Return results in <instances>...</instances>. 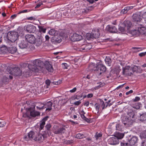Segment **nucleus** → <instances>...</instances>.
<instances>
[{"mask_svg":"<svg viewBox=\"0 0 146 146\" xmlns=\"http://www.w3.org/2000/svg\"><path fill=\"white\" fill-rule=\"evenodd\" d=\"M33 64H29V69L35 72H38L42 68L43 63L39 60H35L33 62Z\"/></svg>","mask_w":146,"mask_h":146,"instance_id":"nucleus-1","label":"nucleus"},{"mask_svg":"<svg viewBox=\"0 0 146 146\" xmlns=\"http://www.w3.org/2000/svg\"><path fill=\"white\" fill-rule=\"evenodd\" d=\"M100 33L98 29H93L91 33H88L86 34V38L88 40L91 38H97L99 37Z\"/></svg>","mask_w":146,"mask_h":146,"instance_id":"nucleus-2","label":"nucleus"},{"mask_svg":"<svg viewBox=\"0 0 146 146\" xmlns=\"http://www.w3.org/2000/svg\"><path fill=\"white\" fill-rule=\"evenodd\" d=\"M122 123L127 127L131 126L133 122V121L130 117L127 116H123L122 119Z\"/></svg>","mask_w":146,"mask_h":146,"instance_id":"nucleus-3","label":"nucleus"},{"mask_svg":"<svg viewBox=\"0 0 146 146\" xmlns=\"http://www.w3.org/2000/svg\"><path fill=\"white\" fill-rule=\"evenodd\" d=\"M18 35L17 33L13 31L9 33L7 35V38L12 42H15L17 39Z\"/></svg>","mask_w":146,"mask_h":146,"instance_id":"nucleus-4","label":"nucleus"},{"mask_svg":"<svg viewBox=\"0 0 146 146\" xmlns=\"http://www.w3.org/2000/svg\"><path fill=\"white\" fill-rule=\"evenodd\" d=\"M35 106L33 108L30 107L28 108L26 115L29 117V114L32 117H35L40 115V113L39 112L35 111Z\"/></svg>","mask_w":146,"mask_h":146,"instance_id":"nucleus-5","label":"nucleus"},{"mask_svg":"<svg viewBox=\"0 0 146 146\" xmlns=\"http://www.w3.org/2000/svg\"><path fill=\"white\" fill-rule=\"evenodd\" d=\"M132 68L129 66H126L123 69V74L124 75L131 76L133 73Z\"/></svg>","mask_w":146,"mask_h":146,"instance_id":"nucleus-6","label":"nucleus"},{"mask_svg":"<svg viewBox=\"0 0 146 146\" xmlns=\"http://www.w3.org/2000/svg\"><path fill=\"white\" fill-rule=\"evenodd\" d=\"M37 134L33 131H31L28 133L27 136L26 135H24V139L25 140L28 141L29 139H33L34 140V137Z\"/></svg>","mask_w":146,"mask_h":146,"instance_id":"nucleus-7","label":"nucleus"},{"mask_svg":"<svg viewBox=\"0 0 146 146\" xmlns=\"http://www.w3.org/2000/svg\"><path fill=\"white\" fill-rule=\"evenodd\" d=\"M96 71L100 72V74L101 75L102 73H104L106 70V67L103 64H98L96 66Z\"/></svg>","mask_w":146,"mask_h":146,"instance_id":"nucleus-8","label":"nucleus"},{"mask_svg":"<svg viewBox=\"0 0 146 146\" xmlns=\"http://www.w3.org/2000/svg\"><path fill=\"white\" fill-rule=\"evenodd\" d=\"M24 28L25 30L29 33H34L36 30V27L32 25H27L25 26Z\"/></svg>","mask_w":146,"mask_h":146,"instance_id":"nucleus-9","label":"nucleus"},{"mask_svg":"<svg viewBox=\"0 0 146 146\" xmlns=\"http://www.w3.org/2000/svg\"><path fill=\"white\" fill-rule=\"evenodd\" d=\"M25 39L27 42L32 44H34L35 37L33 35L27 34L25 36Z\"/></svg>","mask_w":146,"mask_h":146,"instance_id":"nucleus-10","label":"nucleus"},{"mask_svg":"<svg viewBox=\"0 0 146 146\" xmlns=\"http://www.w3.org/2000/svg\"><path fill=\"white\" fill-rule=\"evenodd\" d=\"M109 143L110 145H115L118 143L119 141L118 138L114 136L110 138L108 140Z\"/></svg>","mask_w":146,"mask_h":146,"instance_id":"nucleus-11","label":"nucleus"},{"mask_svg":"<svg viewBox=\"0 0 146 146\" xmlns=\"http://www.w3.org/2000/svg\"><path fill=\"white\" fill-rule=\"evenodd\" d=\"M83 37L80 35L74 33L71 37V40L74 42L79 41L82 39Z\"/></svg>","mask_w":146,"mask_h":146,"instance_id":"nucleus-12","label":"nucleus"},{"mask_svg":"<svg viewBox=\"0 0 146 146\" xmlns=\"http://www.w3.org/2000/svg\"><path fill=\"white\" fill-rule=\"evenodd\" d=\"M132 17L133 21L135 22H140L142 19L140 14L139 13L133 14Z\"/></svg>","mask_w":146,"mask_h":146,"instance_id":"nucleus-13","label":"nucleus"},{"mask_svg":"<svg viewBox=\"0 0 146 146\" xmlns=\"http://www.w3.org/2000/svg\"><path fill=\"white\" fill-rule=\"evenodd\" d=\"M92 48L91 45L90 44H86L82 45L80 48V50L84 51H87Z\"/></svg>","mask_w":146,"mask_h":146,"instance_id":"nucleus-14","label":"nucleus"},{"mask_svg":"<svg viewBox=\"0 0 146 146\" xmlns=\"http://www.w3.org/2000/svg\"><path fill=\"white\" fill-rule=\"evenodd\" d=\"M19 46L21 49L26 48L28 45V42L24 40L21 41L19 44Z\"/></svg>","mask_w":146,"mask_h":146,"instance_id":"nucleus-15","label":"nucleus"},{"mask_svg":"<svg viewBox=\"0 0 146 146\" xmlns=\"http://www.w3.org/2000/svg\"><path fill=\"white\" fill-rule=\"evenodd\" d=\"M43 105L44 106V108H46V111H50L52 110V103L51 102L49 101L45 103H44Z\"/></svg>","mask_w":146,"mask_h":146,"instance_id":"nucleus-16","label":"nucleus"},{"mask_svg":"<svg viewBox=\"0 0 146 146\" xmlns=\"http://www.w3.org/2000/svg\"><path fill=\"white\" fill-rule=\"evenodd\" d=\"M13 74L15 76H20L21 75L22 71L20 70L19 67H15L13 68Z\"/></svg>","mask_w":146,"mask_h":146,"instance_id":"nucleus-17","label":"nucleus"},{"mask_svg":"<svg viewBox=\"0 0 146 146\" xmlns=\"http://www.w3.org/2000/svg\"><path fill=\"white\" fill-rule=\"evenodd\" d=\"M51 40L52 42H56L60 43L62 41V39L60 37L58 34L57 35L53 36Z\"/></svg>","mask_w":146,"mask_h":146,"instance_id":"nucleus-18","label":"nucleus"},{"mask_svg":"<svg viewBox=\"0 0 146 146\" xmlns=\"http://www.w3.org/2000/svg\"><path fill=\"white\" fill-rule=\"evenodd\" d=\"M107 30L111 33H116L117 31L116 28L115 26L108 25L107 27Z\"/></svg>","mask_w":146,"mask_h":146,"instance_id":"nucleus-19","label":"nucleus"},{"mask_svg":"<svg viewBox=\"0 0 146 146\" xmlns=\"http://www.w3.org/2000/svg\"><path fill=\"white\" fill-rule=\"evenodd\" d=\"M123 25H124L127 31H129V29L131 27V23L129 21H125L124 22Z\"/></svg>","mask_w":146,"mask_h":146,"instance_id":"nucleus-20","label":"nucleus"},{"mask_svg":"<svg viewBox=\"0 0 146 146\" xmlns=\"http://www.w3.org/2000/svg\"><path fill=\"white\" fill-rule=\"evenodd\" d=\"M137 137L134 136L131 138L130 140L128 142L129 143V144H130L132 146L137 143Z\"/></svg>","mask_w":146,"mask_h":146,"instance_id":"nucleus-21","label":"nucleus"},{"mask_svg":"<svg viewBox=\"0 0 146 146\" xmlns=\"http://www.w3.org/2000/svg\"><path fill=\"white\" fill-rule=\"evenodd\" d=\"M46 69L49 72H52L53 69L52 66L48 62H47L46 64H44Z\"/></svg>","mask_w":146,"mask_h":146,"instance_id":"nucleus-22","label":"nucleus"},{"mask_svg":"<svg viewBox=\"0 0 146 146\" xmlns=\"http://www.w3.org/2000/svg\"><path fill=\"white\" fill-rule=\"evenodd\" d=\"M42 37L38 36L36 39L35 38V41L34 44H36L37 46H39L42 44Z\"/></svg>","mask_w":146,"mask_h":146,"instance_id":"nucleus-23","label":"nucleus"},{"mask_svg":"<svg viewBox=\"0 0 146 146\" xmlns=\"http://www.w3.org/2000/svg\"><path fill=\"white\" fill-rule=\"evenodd\" d=\"M66 131L65 128L62 127L58 128L57 130L54 131V133L56 134H62L64 133Z\"/></svg>","mask_w":146,"mask_h":146,"instance_id":"nucleus-24","label":"nucleus"},{"mask_svg":"<svg viewBox=\"0 0 146 146\" xmlns=\"http://www.w3.org/2000/svg\"><path fill=\"white\" fill-rule=\"evenodd\" d=\"M132 68V70H133V73L134 72L141 73L142 72V70L139 66H138L135 65L133 67H131Z\"/></svg>","mask_w":146,"mask_h":146,"instance_id":"nucleus-25","label":"nucleus"},{"mask_svg":"<svg viewBox=\"0 0 146 146\" xmlns=\"http://www.w3.org/2000/svg\"><path fill=\"white\" fill-rule=\"evenodd\" d=\"M21 70L22 72L29 69V64L27 63H23L21 65Z\"/></svg>","mask_w":146,"mask_h":146,"instance_id":"nucleus-26","label":"nucleus"},{"mask_svg":"<svg viewBox=\"0 0 146 146\" xmlns=\"http://www.w3.org/2000/svg\"><path fill=\"white\" fill-rule=\"evenodd\" d=\"M124 134L123 133H121L119 132H116L114 135V136L115 137L118 138V139L122 138L124 136Z\"/></svg>","mask_w":146,"mask_h":146,"instance_id":"nucleus-27","label":"nucleus"},{"mask_svg":"<svg viewBox=\"0 0 146 146\" xmlns=\"http://www.w3.org/2000/svg\"><path fill=\"white\" fill-rule=\"evenodd\" d=\"M48 117V116H46L43 118L41 122V123L40 124V129H43L45 124V122L47 120Z\"/></svg>","mask_w":146,"mask_h":146,"instance_id":"nucleus-28","label":"nucleus"},{"mask_svg":"<svg viewBox=\"0 0 146 146\" xmlns=\"http://www.w3.org/2000/svg\"><path fill=\"white\" fill-rule=\"evenodd\" d=\"M88 68L89 70L90 71H93V70L96 71L97 70L94 64L93 63L90 64L89 65Z\"/></svg>","mask_w":146,"mask_h":146,"instance_id":"nucleus-29","label":"nucleus"},{"mask_svg":"<svg viewBox=\"0 0 146 146\" xmlns=\"http://www.w3.org/2000/svg\"><path fill=\"white\" fill-rule=\"evenodd\" d=\"M17 50V48L15 46L9 47V51L11 54H14L16 52Z\"/></svg>","mask_w":146,"mask_h":146,"instance_id":"nucleus-30","label":"nucleus"},{"mask_svg":"<svg viewBox=\"0 0 146 146\" xmlns=\"http://www.w3.org/2000/svg\"><path fill=\"white\" fill-rule=\"evenodd\" d=\"M42 134H36L34 137V140L36 141H39L42 140Z\"/></svg>","mask_w":146,"mask_h":146,"instance_id":"nucleus-31","label":"nucleus"},{"mask_svg":"<svg viewBox=\"0 0 146 146\" xmlns=\"http://www.w3.org/2000/svg\"><path fill=\"white\" fill-rule=\"evenodd\" d=\"M131 33L133 36H138L139 35V32L138 29L137 30L135 29L131 31Z\"/></svg>","mask_w":146,"mask_h":146,"instance_id":"nucleus-32","label":"nucleus"},{"mask_svg":"<svg viewBox=\"0 0 146 146\" xmlns=\"http://www.w3.org/2000/svg\"><path fill=\"white\" fill-rule=\"evenodd\" d=\"M137 27L138 29L139 34L140 33L145 34V33L146 31V28L143 27Z\"/></svg>","mask_w":146,"mask_h":146,"instance_id":"nucleus-33","label":"nucleus"},{"mask_svg":"<svg viewBox=\"0 0 146 146\" xmlns=\"http://www.w3.org/2000/svg\"><path fill=\"white\" fill-rule=\"evenodd\" d=\"M127 115L129 116V117L132 118H135V112H134L132 110L129 111L128 112H127Z\"/></svg>","mask_w":146,"mask_h":146,"instance_id":"nucleus-34","label":"nucleus"},{"mask_svg":"<svg viewBox=\"0 0 146 146\" xmlns=\"http://www.w3.org/2000/svg\"><path fill=\"white\" fill-rule=\"evenodd\" d=\"M49 34L52 36H54L58 34V32L54 29H51L48 32Z\"/></svg>","mask_w":146,"mask_h":146,"instance_id":"nucleus-35","label":"nucleus"},{"mask_svg":"<svg viewBox=\"0 0 146 146\" xmlns=\"http://www.w3.org/2000/svg\"><path fill=\"white\" fill-rule=\"evenodd\" d=\"M139 120L141 121H145L146 120V113H143L141 114Z\"/></svg>","mask_w":146,"mask_h":146,"instance_id":"nucleus-36","label":"nucleus"},{"mask_svg":"<svg viewBox=\"0 0 146 146\" xmlns=\"http://www.w3.org/2000/svg\"><path fill=\"white\" fill-rule=\"evenodd\" d=\"M85 114V112L83 111H81V114H80L82 118L85 121H86L87 122H89L90 121V120L88 118H87L84 115V114Z\"/></svg>","mask_w":146,"mask_h":146,"instance_id":"nucleus-37","label":"nucleus"},{"mask_svg":"<svg viewBox=\"0 0 146 146\" xmlns=\"http://www.w3.org/2000/svg\"><path fill=\"white\" fill-rule=\"evenodd\" d=\"M105 60L106 63L109 66H110L111 65V63L112 62V60L109 57H106Z\"/></svg>","mask_w":146,"mask_h":146,"instance_id":"nucleus-38","label":"nucleus"},{"mask_svg":"<svg viewBox=\"0 0 146 146\" xmlns=\"http://www.w3.org/2000/svg\"><path fill=\"white\" fill-rule=\"evenodd\" d=\"M51 132H48L47 131V130H45L44 132H43L42 135V137L43 139L47 137V136L48 135L49 136L51 135Z\"/></svg>","mask_w":146,"mask_h":146,"instance_id":"nucleus-39","label":"nucleus"},{"mask_svg":"<svg viewBox=\"0 0 146 146\" xmlns=\"http://www.w3.org/2000/svg\"><path fill=\"white\" fill-rule=\"evenodd\" d=\"M37 105L36 107L37 109L39 110L43 109H44V106L43 104L41 103H37Z\"/></svg>","mask_w":146,"mask_h":146,"instance_id":"nucleus-40","label":"nucleus"},{"mask_svg":"<svg viewBox=\"0 0 146 146\" xmlns=\"http://www.w3.org/2000/svg\"><path fill=\"white\" fill-rule=\"evenodd\" d=\"M13 68L9 67H7V71L11 75H13Z\"/></svg>","mask_w":146,"mask_h":146,"instance_id":"nucleus-41","label":"nucleus"},{"mask_svg":"<svg viewBox=\"0 0 146 146\" xmlns=\"http://www.w3.org/2000/svg\"><path fill=\"white\" fill-rule=\"evenodd\" d=\"M29 69H28V70H24V71L23 72L24 76L25 77H27L30 76V74L29 72Z\"/></svg>","mask_w":146,"mask_h":146,"instance_id":"nucleus-42","label":"nucleus"},{"mask_svg":"<svg viewBox=\"0 0 146 146\" xmlns=\"http://www.w3.org/2000/svg\"><path fill=\"white\" fill-rule=\"evenodd\" d=\"M119 29L121 32H124L127 30L124 25H123L122 23L119 26Z\"/></svg>","mask_w":146,"mask_h":146,"instance_id":"nucleus-43","label":"nucleus"},{"mask_svg":"<svg viewBox=\"0 0 146 146\" xmlns=\"http://www.w3.org/2000/svg\"><path fill=\"white\" fill-rule=\"evenodd\" d=\"M127 7H125L124 9H122L120 11V13L121 14H125L129 11Z\"/></svg>","mask_w":146,"mask_h":146,"instance_id":"nucleus-44","label":"nucleus"},{"mask_svg":"<svg viewBox=\"0 0 146 146\" xmlns=\"http://www.w3.org/2000/svg\"><path fill=\"white\" fill-rule=\"evenodd\" d=\"M140 136L141 138H146V130L143 131L140 134Z\"/></svg>","mask_w":146,"mask_h":146,"instance_id":"nucleus-45","label":"nucleus"},{"mask_svg":"<svg viewBox=\"0 0 146 146\" xmlns=\"http://www.w3.org/2000/svg\"><path fill=\"white\" fill-rule=\"evenodd\" d=\"M14 42H12L10 40L8 39L7 42V46L9 47H9H11Z\"/></svg>","mask_w":146,"mask_h":146,"instance_id":"nucleus-46","label":"nucleus"},{"mask_svg":"<svg viewBox=\"0 0 146 146\" xmlns=\"http://www.w3.org/2000/svg\"><path fill=\"white\" fill-rule=\"evenodd\" d=\"M39 31L40 32H42L43 33H45L46 31V29L44 28L42 26H38Z\"/></svg>","mask_w":146,"mask_h":146,"instance_id":"nucleus-47","label":"nucleus"},{"mask_svg":"<svg viewBox=\"0 0 146 146\" xmlns=\"http://www.w3.org/2000/svg\"><path fill=\"white\" fill-rule=\"evenodd\" d=\"M51 127V125L50 124H48L46 125L45 127V128L46 129V130L48 132H51L50 130V128Z\"/></svg>","mask_w":146,"mask_h":146,"instance_id":"nucleus-48","label":"nucleus"},{"mask_svg":"<svg viewBox=\"0 0 146 146\" xmlns=\"http://www.w3.org/2000/svg\"><path fill=\"white\" fill-rule=\"evenodd\" d=\"M76 137L78 139H82L84 137V136L83 134L78 133L76 136Z\"/></svg>","mask_w":146,"mask_h":146,"instance_id":"nucleus-49","label":"nucleus"},{"mask_svg":"<svg viewBox=\"0 0 146 146\" xmlns=\"http://www.w3.org/2000/svg\"><path fill=\"white\" fill-rule=\"evenodd\" d=\"M116 129L119 131H121L122 129V126L120 124L117 125L116 126Z\"/></svg>","mask_w":146,"mask_h":146,"instance_id":"nucleus-50","label":"nucleus"},{"mask_svg":"<svg viewBox=\"0 0 146 146\" xmlns=\"http://www.w3.org/2000/svg\"><path fill=\"white\" fill-rule=\"evenodd\" d=\"M129 143L128 142V143L127 142H122L121 143V146H132L130 144H129Z\"/></svg>","mask_w":146,"mask_h":146,"instance_id":"nucleus-51","label":"nucleus"},{"mask_svg":"<svg viewBox=\"0 0 146 146\" xmlns=\"http://www.w3.org/2000/svg\"><path fill=\"white\" fill-rule=\"evenodd\" d=\"M102 135V134L101 133H98V132H96L95 135V137L96 139H98L99 137H101Z\"/></svg>","mask_w":146,"mask_h":146,"instance_id":"nucleus-52","label":"nucleus"},{"mask_svg":"<svg viewBox=\"0 0 146 146\" xmlns=\"http://www.w3.org/2000/svg\"><path fill=\"white\" fill-rule=\"evenodd\" d=\"M6 124V123L4 121H0V127H3Z\"/></svg>","mask_w":146,"mask_h":146,"instance_id":"nucleus-53","label":"nucleus"},{"mask_svg":"<svg viewBox=\"0 0 146 146\" xmlns=\"http://www.w3.org/2000/svg\"><path fill=\"white\" fill-rule=\"evenodd\" d=\"M110 100L105 103V104L106 105V108L108 106L110 107V106L112 105L113 102L110 103Z\"/></svg>","mask_w":146,"mask_h":146,"instance_id":"nucleus-54","label":"nucleus"},{"mask_svg":"<svg viewBox=\"0 0 146 146\" xmlns=\"http://www.w3.org/2000/svg\"><path fill=\"white\" fill-rule=\"evenodd\" d=\"M51 82L50 81L49 79H47L46 80L45 83L47 85L46 87L47 88H48Z\"/></svg>","mask_w":146,"mask_h":146,"instance_id":"nucleus-55","label":"nucleus"},{"mask_svg":"<svg viewBox=\"0 0 146 146\" xmlns=\"http://www.w3.org/2000/svg\"><path fill=\"white\" fill-rule=\"evenodd\" d=\"M100 104L101 106H102V109H103L104 108L106 104H105L104 102L103 101L102 99H100Z\"/></svg>","mask_w":146,"mask_h":146,"instance_id":"nucleus-56","label":"nucleus"},{"mask_svg":"<svg viewBox=\"0 0 146 146\" xmlns=\"http://www.w3.org/2000/svg\"><path fill=\"white\" fill-rule=\"evenodd\" d=\"M95 107L96 110L98 111V112L99 109V104L98 103H96L95 104Z\"/></svg>","mask_w":146,"mask_h":146,"instance_id":"nucleus-57","label":"nucleus"},{"mask_svg":"<svg viewBox=\"0 0 146 146\" xmlns=\"http://www.w3.org/2000/svg\"><path fill=\"white\" fill-rule=\"evenodd\" d=\"M140 104L139 103L135 105L133 107L136 109H139L140 108Z\"/></svg>","mask_w":146,"mask_h":146,"instance_id":"nucleus-58","label":"nucleus"},{"mask_svg":"<svg viewBox=\"0 0 146 146\" xmlns=\"http://www.w3.org/2000/svg\"><path fill=\"white\" fill-rule=\"evenodd\" d=\"M62 67L64 69H67V64L66 63H63Z\"/></svg>","mask_w":146,"mask_h":146,"instance_id":"nucleus-59","label":"nucleus"},{"mask_svg":"<svg viewBox=\"0 0 146 146\" xmlns=\"http://www.w3.org/2000/svg\"><path fill=\"white\" fill-rule=\"evenodd\" d=\"M146 55V52L140 53L139 54V56L140 57H142L145 56Z\"/></svg>","mask_w":146,"mask_h":146,"instance_id":"nucleus-60","label":"nucleus"},{"mask_svg":"<svg viewBox=\"0 0 146 146\" xmlns=\"http://www.w3.org/2000/svg\"><path fill=\"white\" fill-rule=\"evenodd\" d=\"M81 103V102L80 101V100H79L78 101L74 103V104L75 105L78 106Z\"/></svg>","mask_w":146,"mask_h":146,"instance_id":"nucleus-61","label":"nucleus"},{"mask_svg":"<svg viewBox=\"0 0 146 146\" xmlns=\"http://www.w3.org/2000/svg\"><path fill=\"white\" fill-rule=\"evenodd\" d=\"M62 82L61 81H59L57 82H53L52 83L53 84H54L55 85H58L60 84Z\"/></svg>","mask_w":146,"mask_h":146,"instance_id":"nucleus-62","label":"nucleus"},{"mask_svg":"<svg viewBox=\"0 0 146 146\" xmlns=\"http://www.w3.org/2000/svg\"><path fill=\"white\" fill-rule=\"evenodd\" d=\"M142 17L146 21V11L142 14Z\"/></svg>","mask_w":146,"mask_h":146,"instance_id":"nucleus-63","label":"nucleus"},{"mask_svg":"<svg viewBox=\"0 0 146 146\" xmlns=\"http://www.w3.org/2000/svg\"><path fill=\"white\" fill-rule=\"evenodd\" d=\"M142 146H146V139L144 140L142 143Z\"/></svg>","mask_w":146,"mask_h":146,"instance_id":"nucleus-64","label":"nucleus"}]
</instances>
